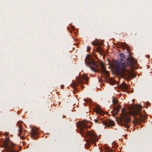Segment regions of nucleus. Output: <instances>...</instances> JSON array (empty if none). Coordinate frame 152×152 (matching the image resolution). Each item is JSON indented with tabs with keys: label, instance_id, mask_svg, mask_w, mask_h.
<instances>
[{
	"label": "nucleus",
	"instance_id": "obj_7",
	"mask_svg": "<svg viewBox=\"0 0 152 152\" xmlns=\"http://www.w3.org/2000/svg\"><path fill=\"white\" fill-rule=\"evenodd\" d=\"M22 124H19L18 126V136L19 137H20L22 138H24V137L22 136L21 137L20 135L22 134V132H23V127L22 125Z\"/></svg>",
	"mask_w": 152,
	"mask_h": 152
},
{
	"label": "nucleus",
	"instance_id": "obj_21",
	"mask_svg": "<svg viewBox=\"0 0 152 152\" xmlns=\"http://www.w3.org/2000/svg\"><path fill=\"white\" fill-rule=\"evenodd\" d=\"M92 45L95 46H98V44L97 42H93Z\"/></svg>",
	"mask_w": 152,
	"mask_h": 152
},
{
	"label": "nucleus",
	"instance_id": "obj_14",
	"mask_svg": "<svg viewBox=\"0 0 152 152\" xmlns=\"http://www.w3.org/2000/svg\"><path fill=\"white\" fill-rule=\"evenodd\" d=\"M122 87L125 89H127L128 88V87L127 85L125 83H124L122 85Z\"/></svg>",
	"mask_w": 152,
	"mask_h": 152
},
{
	"label": "nucleus",
	"instance_id": "obj_1",
	"mask_svg": "<svg viewBox=\"0 0 152 152\" xmlns=\"http://www.w3.org/2000/svg\"><path fill=\"white\" fill-rule=\"evenodd\" d=\"M121 57L120 60H118L114 62V66L115 71L118 73L120 74L125 79H129L131 75L130 70L128 69L130 66H133L135 62L132 58H128L125 61L123 58H125V56L123 53L120 54Z\"/></svg>",
	"mask_w": 152,
	"mask_h": 152
},
{
	"label": "nucleus",
	"instance_id": "obj_31",
	"mask_svg": "<svg viewBox=\"0 0 152 152\" xmlns=\"http://www.w3.org/2000/svg\"><path fill=\"white\" fill-rule=\"evenodd\" d=\"M103 124H106V123L104 122H103Z\"/></svg>",
	"mask_w": 152,
	"mask_h": 152
},
{
	"label": "nucleus",
	"instance_id": "obj_9",
	"mask_svg": "<svg viewBox=\"0 0 152 152\" xmlns=\"http://www.w3.org/2000/svg\"><path fill=\"white\" fill-rule=\"evenodd\" d=\"M95 111L97 114L100 115H102L103 114V112L99 107L96 108L95 109Z\"/></svg>",
	"mask_w": 152,
	"mask_h": 152
},
{
	"label": "nucleus",
	"instance_id": "obj_30",
	"mask_svg": "<svg viewBox=\"0 0 152 152\" xmlns=\"http://www.w3.org/2000/svg\"><path fill=\"white\" fill-rule=\"evenodd\" d=\"M139 124L140 125V126L142 125V124Z\"/></svg>",
	"mask_w": 152,
	"mask_h": 152
},
{
	"label": "nucleus",
	"instance_id": "obj_19",
	"mask_svg": "<svg viewBox=\"0 0 152 152\" xmlns=\"http://www.w3.org/2000/svg\"><path fill=\"white\" fill-rule=\"evenodd\" d=\"M14 145H15V144L13 143H12V144L11 145L12 147H11V149L12 151V152L14 151V150L12 148L13 147V146H14Z\"/></svg>",
	"mask_w": 152,
	"mask_h": 152
},
{
	"label": "nucleus",
	"instance_id": "obj_24",
	"mask_svg": "<svg viewBox=\"0 0 152 152\" xmlns=\"http://www.w3.org/2000/svg\"><path fill=\"white\" fill-rule=\"evenodd\" d=\"M5 147L7 148L8 147V144L7 143V142H5Z\"/></svg>",
	"mask_w": 152,
	"mask_h": 152
},
{
	"label": "nucleus",
	"instance_id": "obj_26",
	"mask_svg": "<svg viewBox=\"0 0 152 152\" xmlns=\"http://www.w3.org/2000/svg\"><path fill=\"white\" fill-rule=\"evenodd\" d=\"M90 48L89 47V46H87V49L88 51H89V50Z\"/></svg>",
	"mask_w": 152,
	"mask_h": 152
},
{
	"label": "nucleus",
	"instance_id": "obj_17",
	"mask_svg": "<svg viewBox=\"0 0 152 152\" xmlns=\"http://www.w3.org/2000/svg\"><path fill=\"white\" fill-rule=\"evenodd\" d=\"M97 50L99 52H102V50L101 47L100 46H98L97 48Z\"/></svg>",
	"mask_w": 152,
	"mask_h": 152
},
{
	"label": "nucleus",
	"instance_id": "obj_10",
	"mask_svg": "<svg viewBox=\"0 0 152 152\" xmlns=\"http://www.w3.org/2000/svg\"><path fill=\"white\" fill-rule=\"evenodd\" d=\"M115 124H103L104 126V129H105L107 126L109 128L115 126Z\"/></svg>",
	"mask_w": 152,
	"mask_h": 152
},
{
	"label": "nucleus",
	"instance_id": "obj_15",
	"mask_svg": "<svg viewBox=\"0 0 152 152\" xmlns=\"http://www.w3.org/2000/svg\"><path fill=\"white\" fill-rule=\"evenodd\" d=\"M120 125L122 126H124L126 128H128L129 127V126L128 125L129 124H119Z\"/></svg>",
	"mask_w": 152,
	"mask_h": 152
},
{
	"label": "nucleus",
	"instance_id": "obj_12",
	"mask_svg": "<svg viewBox=\"0 0 152 152\" xmlns=\"http://www.w3.org/2000/svg\"><path fill=\"white\" fill-rule=\"evenodd\" d=\"M87 123L88 122L86 120H83L82 121H78V122H77H77H76L75 123V124H85L86 123Z\"/></svg>",
	"mask_w": 152,
	"mask_h": 152
},
{
	"label": "nucleus",
	"instance_id": "obj_22",
	"mask_svg": "<svg viewBox=\"0 0 152 152\" xmlns=\"http://www.w3.org/2000/svg\"><path fill=\"white\" fill-rule=\"evenodd\" d=\"M115 81L114 80H111V84H115Z\"/></svg>",
	"mask_w": 152,
	"mask_h": 152
},
{
	"label": "nucleus",
	"instance_id": "obj_2",
	"mask_svg": "<svg viewBox=\"0 0 152 152\" xmlns=\"http://www.w3.org/2000/svg\"><path fill=\"white\" fill-rule=\"evenodd\" d=\"M129 114L134 117V124H140L141 122L144 121L143 116L139 109L133 110L130 111L129 113H128L124 108L122 110V114L120 116L121 120L128 124L131 120L129 117Z\"/></svg>",
	"mask_w": 152,
	"mask_h": 152
},
{
	"label": "nucleus",
	"instance_id": "obj_11",
	"mask_svg": "<svg viewBox=\"0 0 152 152\" xmlns=\"http://www.w3.org/2000/svg\"><path fill=\"white\" fill-rule=\"evenodd\" d=\"M101 69L103 73L107 74V72L105 70V67L103 65H102L101 66Z\"/></svg>",
	"mask_w": 152,
	"mask_h": 152
},
{
	"label": "nucleus",
	"instance_id": "obj_13",
	"mask_svg": "<svg viewBox=\"0 0 152 152\" xmlns=\"http://www.w3.org/2000/svg\"><path fill=\"white\" fill-rule=\"evenodd\" d=\"M112 102L113 104L115 105L117 104L118 102V101L115 98L113 99Z\"/></svg>",
	"mask_w": 152,
	"mask_h": 152
},
{
	"label": "nucleus",
	"instance_id": "obj_25",
	"mask_svg": "<svg viewBox=\"0 0 152 152\" xmlns=\"http://www.w3.org/2000/svg\"><path fill=\"white\" fill-rule=\"evenodd\" d=\"M5 133V135H6L7 136H8V135H9V133L8 132H5V133Z\"/></svg>",
	"mask_w": 152,
	"mask_h": 152
},
{
	"label": "nucleus",
	"instance_id": "obj_6",
	"mask_svg": "<svg viewBox=\"0 0 152 152\" xmlns=\"http://www.w3.org/2000/svg\"><path fill=\"white\" fill-rule=\"evenodd\" d=\"M31 136L32 137H34V139L37 138L38 135V132L36 130V127H32L31 129Z\"/></svg>",
	"mask_w": 152,
	"mask_h": 152
},
{
	"label": "nucleus",
	"instance_id": "obj_23",
	"mask_svg": "<svg viewBox=\"0 0 152 152\" xmlns=\"http://www.w3.org/2000/svg\"><path fill=\"white\" fill-rule=\"evenodd\" d=\"M23 123V122L21 121H18V122L17 123V124H20L21 123Z\"/></svg>",
	"mask_w": 152,
	"mask_h": 152
},
{
	"label": "nucleus",
	"instance_id": "obj_8",
	"mask_svg": "<svg viewBox=\"0 0 152 152\" xmlns=\"http://www.w3.org/2000/svg\"><path fill=\"white\" fill-rule=\"evenodd\" d=\"M119 106L118 107H115L114 110L112 112V114L113 116H115L119 111Z\"/></svg>",
	"mask_w": 152,
	"mask_h": 152
},
{
	"label": "nucleus",
	"instance_id": "obj_29",
	"mask_svg": "<svg viewBox=\"0 0 152 152\" xmlns=\"http://www.w3.org/2000/svg\"><path fill=\"white\" fill-rule=\"evenodd\" d=\"M75 86H77V85L76 84H75Z\"/></svg>",
	"mask_w": 152,
	"mask_h": 152
},
{
	"label": "nucleus",
	"instance_id": "obj_3",
	"mask_svg": "<svg viewBox=\"0 0 152 152\" xmlns=\"http://www.w3.org/2000/svg\"><path fill=\"white\" fill-rule=\"evenodd\" d=\"M87 124H77L76 126L82 135L87 137L90 143H93L98 140V138L94 132L87 130L88 126Z\"/></svg>",
	"mask_w": 152,
	"mask_h": 152
},
{
	"label": "nucleus",
	"instance_id": "obj_16",
	"mask_svg": "<svg viewBox=\"0 0 152 152\" xmlns=\"http://www.w3.org/2000/svg\"><path fill=\"white\" fill-rule=\"evenodd\" d=\"M126 44L124 42L121 43V46L122 47L123 49H125L126 47Z\"/></svg>",
	"mask_w": 152,
	"mask_h": 152
},
{
	"label": "nucleus",
	"instance_id": "obj_4",
	"mask_svg": "<svg viewBox=\"0 0 152 152\" xmlns=\"http://www.w3.org/2000/svg\"><path fill=\"white\" fill-rule=\"evenodd\" d=\"M85 64L88 66L92 71L95 72H98V65L94 60L91 59L90 55H87L86 56L85 60Z\"/></svg>",
	"mask_w": 152,
	"mask_h": 152
},
{
	"label": "nucleus",
	"instance_id": "obj_18",
	"mask_svg": "<svg viewBox=\"0 0 152 152\" xmlns=\"http://www.w3.org/2000/svg\"><path fill=\"white\" fill-rule=\"evenodd\" d=\"M94 121L95 123H98L99 124H100L101 123L100 121H101L100 120H98L97 119H96L94 120Z\"/></svg>",
	"mask_w": 152,
	"mask_h": 152
},
{
	"label": "nucleus",
	"instance_id": "obj_20",
	"mask_svg": "<svg viewBox=\"0 0 152 152\" xmlns=\"http://www.w3.org/2000/svg\"><path fill=\"white\" fill-rule=\"evenodd\" d=\"M113 152V151L110 148H108L107 149V152Z\"/></svg>",
	"mask_w": 152,
	"mask_h": 152
},
{
	"label": "nucleus",
	"instance_id": "obj_5",
	"mask_svg": "<svg viewBox=\"0 0 152 152\" xmlns=\"http://www.w3.org/2000/svg\"><path fill=\"white\" fill-rule=\"evenodd\" d=\"M77 81L78 83H86L88 81V78L86 76H83L77 78Z\"/></svg>",
	"mask_w": 152,
	"mask_h": 152
},
{
	"label": "nucleus",
	"instance_id": "obj_28",
	"mask_svg": "<svg viewBox=\"0 0 152 152\" xmlns=\"http://www.w3.org/2000/svg\"><path fill=\"white\" fill-rule=\"evenodd\" d=\"M46 134L47 135H49L50 134L49 133H46Z\"/></svg>",
	"mask_w": 152,
	"mask_h": 152
},
{
	"label": "nucleus",
	"instance_id": "obj_27",
	"mask_svg": "<svg viewBox=\"0 0 152 152\" xmlns=\"http://www.w3.org/2000/svg\"><path fill=\"white\" fill-rule=\"evenodd\" d=\"M63 87H64V86L62 85H61V88H63Z\"/></svg>",
	"mask_w": 152,
	"mask_h": 152
}]
</instances>
